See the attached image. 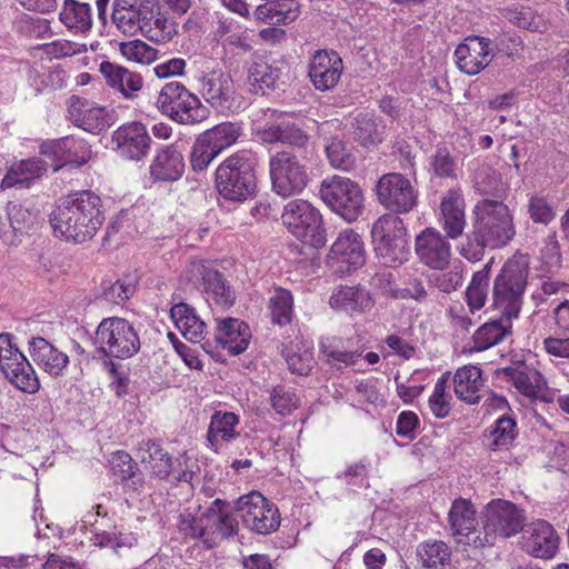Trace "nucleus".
I'll list each match as a JSON object with an SVG mask.
<instances>
[{
	"label": "nucleus",
	"instance_id": "obj_1",
	"mask_svg": "<svg viewBox=\"0 0 569 569\" xmlns=\"http://www.w3.org/2000/svg\"><path fill=\"white\" fill-rule=\"evenodd\" d=\"M529 257L515 253L502 266L493 281V306L501 313L499 319L480 326L472 336L471 351H485L500 343L512 332V319H517L523 305L528 283Z\"/></svg>",
	"mask_w": 569,
	"mask_h": 569
},
{
	"label": "nucleus",
	"instance_id": "obj_2",
	"mask_svg": "<svg viewBox=\"0 0 569 569\" xmlns=\"http://www.w3.org/2000/svg\"><path fill=\"white\" fill-rule=\"evenodd\" d=\"M516 237V224L510 208L501 200L485 198L472 210L471 229L465 233L460 254L478 262L490 250L507 247Z\"/></svg>",
	"mask_w": 569,
	"mask_h": 569
},
{
	"label": "nucleus",
	"instance_id": "obj_3",
	"mask_svg": "<svg viewBox=\"0 0 569 569\" xmlns=\"http://www.w3.org/2000/svg\"><path fill=\"white\" fill-rule=\"evenodd\" d=\"M104 220L102 199L92 190H81L61 198L50 214L54 234L73 243L91 240Z\"/></svg>",
	"mask_w": 569,
	"mask_h": 569
},
{
	"label": "nucleus",
	"instance_id": "obj_4",
	"mask_svg": "<svg viewBox=\"0 0 569 569\" xmlns=\"http://www.w3.org/2000/svg\"><path fill=\"white\" fill-rule=\"evenodd\" d=\"M257 161L249 151H238L224 159L216 170V189L220 197L244 202L257 192Z\"/></svg>",
	"mask_w": 569,
	"mask_h": 569
},
{
	"label": "nucleus",
	"instance_id": "obj_5",
	"mask_svg": "<svg viewBox=\"0 0 569 569\" xmlns=\"http://www.w3.org/2000/svg\"><path fill=\"white\" fill-rule=\"evenodd\" d=\"M313 148L297 151H278L270 157L269 169L273 190L287 198L299 194L309 182L308 164Z\"/></svg>",
	"mask_w": 569,
	"mask_h": 569
},
{
	"label": "nucleus",
	"instance_id": "obj_6",
	"mask_svg": "<svg viewBox=\"0 0 569 569\" xmlns=\"http://www.w3.org/2000/svg\"><path fill=\"white\" fill-rule=\"evenodd\" d=\"M110 0H97L98 18L107 22ZM158 13L157 0H113L111 20L124 34L141 32L151 41H159L158 34H150V23Z\"/></svg>",
	"mask_w": 569,
	"mask_h": 569
},
{
	"label": "nucleus",
	"instance_id": "obj_7",
	"mask_svg": "<svg viewBox=\"0 0 569 569\" xmlns=\"http://www.w3.org/2000/svg\"><path fill=\"white\" fill-rule=\"evenodd\" d=\"M373 250L381 264L397 268L409 260L410 246L407 228L401 218L387 213L371 228Z\"/></svg>",
	"mask_w": 569,
	"mask_h": 569
},
{
	"label": "nucleus",
	"instance_id": "obj_8",
	"mask_svg": "<svg viewBox=\"0 0 569 569\" xmlns=\"http://www.w3.org/2000/svg\"><path fill=\"white\" fill-rule=\"evenodd\" d=\"M97 358L126 360L136 356L141 348L140 336L133 323L120 317L101 320L96 329Z\"/></svg>",
	"mask_w": 569,
	"mask_h": 569
},
{
	"label": "nucleus",
	"instance_id": "obj_9",
	"mask_svg": "<svg viewBox=\"0 0 569 569\" xmlns=\"http://www.w3.org/2000/svg\"><path fill=\"white\" fill-rule=\"evenodd\" d=\"M160 112L180 124L194 126L210 116V109L179 81L166 83L157 99Z\"/></svg>",
	"mask_w": 569,
	"mask_h": 569
},
{
	"label": "nucleus",
	"instance_id": "obj_10",
	"mask_svg": "<svg viewBox=\"0 0 569 569\" xmlns=\"http://www.w3.org/2000/svg\"><path fill=\"white\" fill-rule=\"evenodd\" d=\"M281 220L287 230L305 244L315 249L326 246L328 239L322 214L307 200L289 201L283 208Z\"/></svg>",
	"mask_w": 569,
	"mask_h": 569
},
{
	"label": "nucleus",
	"instance_id": "obj_11",
	"mask_svg": "<svg viewBox=\"0 0 569 569\" xmlns=\"http://www.w3.org/2000/svg\"><path fill=\"white\" fill-rule=\"evenodd\" d=\"M523 522V511L515 503L493 499L485 509L483 536H476L472 542L476 547L493 546L497 537L509 538L522 531Z\"/></svg>",
	"mask_w": 569,
	"mask_h": 569
},
{
	"label": "nucleus",
	"instance_id": "obj_12",
	"mask_svg": "<svg viewBox=\"0 0 569 569\" xmlns=\"http://www.w3.org/2000/svg\"><path fill=\"white\" fill-rule=\"evenodd\" d=\"M319 192L323 202L347 222L356 221L365 211L362 189L349 178L325 179Z\"/></svg>",
	"mask_w": 569,
	"mask_h": 569
},
{
	"label": "nucleus",
	"instance_id": "obj_13",
	"mask_svg": "<svg viewBox=\"0 0 569 569\" xmlns=\"http://www.w3.org/2000/svg\"><path fill=\"white\" fill-rule=\"evenodd\" d=\"M234 510L250 531L267 536L278 530L280 513L277 506L258 491H251L234 501Z\"/></svg>",
	"mask_w": 569,
	"mask_h": 569
},
{
	"label": "nucleus",
	"instance_id": "obj_14",
	"mask_svg": "<svg viewBox=\"0 0 569 569\" xmlns=\"http://www.w3.org/2000/svg\"><path fill=\"white\" fill-rule=\"evenodd\" d=\"M375 192L378 202L392 213H408L418 203V191L399 172L382 174L375 186Z\"/></svg>",
	"mask_w": 569,
	"mask_h": 569
},
{
	"label": "nucleus",
	"instance_id": "obj_15",
	"mask_svg": "<svg viewBox=\"0 0 569 569\" xmlns=\"http://www.w3.org/2000/svg\"><path fill=\"white\" fill-rule=\"evenodd\" d=\"M497 376L510 382L522 396L542 402L553 400L547 379L537 369L519 362L497 370Z\"/></svg>",
	"mask_w": 569,
	"mask_h": 569
},
{
	"label": "nucleus",
	"instance_id": "obj_16",
	"mask_svg": "<svg viewBox=\"0 0 569 569\" xmlns=\"http://www.w3.org/2000/svg\"><path fill=\"white\" fill-rule=\"evenodd\" d=\"M365 260L363 242L352 229L340 232L328 253V263L341 274L357 270L363 266Z\"/></svg>",
	"mask_w": 569,
	"mask_h": 569
},
{
	"label": "nucleus",
	"instance_id": "obj_17",
	"mask_svg": "<svg viewBox=\"0 0 569 569\" xmlns=\"http://www.w3.org/2000/svg\"><path fill=\"white\" fill-rule=\"evenodd\" d=\"M495 54L491 39L476 34L466 37L453 53L458 69L468 76L480 73Z\"/></svg>",
	"mask_w": 569,
	"mask_h": 569
},
{
	"label": "nucleus",
	"instance_id": "obj_18",
	"mask_svg": "<svg viewBox=\"0 0 569 569\" xmlns=\"http://www.w3.org/2000/svg\"><path fill=\"white\" fill-rule=\"evenodd\" d=\"M68 113L70 121L82 130L99 134L116 122V113L106 107L93 106L87 99L71 96Z\"/></svg>",
	"mask_w": 569,
	"mask_h": 569
},
{
	"label": "nucleus",
	"instance_id": "obj_19",
	"mask_svg": "<svg viewBox=\"0 0 569 569\" xmlns=\"http://www.w3.org/2000/svg\"><path fill=\"white\" fill-rule=\"evenodd\" d=\"M447 234L436 228H426L416 236L415 250L419 261L433 270H445L451 259V246Z\"/></svg>",
	"mask_w": 569,
	"mask_h": 569
},
{
	"label": "nucleus",
	"instance_id": "obj_20",
	"mask_svg": "<svg viewBox=\"0 0 569 569\" xmlns=\"http://www.w3.org/2000/svg\"><path fill=\"white\" fill-rule=\"evenodd\" d=\"M258 138L269 144L281 143L287 146L282 151H297L311 148L310 136L296 122L279 117L268 121L257 131Z\"/></svg>",
	"mask_w": 569,
	"mask_h": 569
},
{
	"label": "nucleus",
	"instance_id": "obj_21",
	"mask_svg": "<svg viewBox=\"0 0 569 569\" xmlns=\"http://www.w3.org/2000/svg\"><path fill=\"white\" fill-rule=\"evenodd\" d=\"M191 281H200L204 293L216 303L232 307L236 302V291L222 272L210 268L202 262H192L187 270Z\"/></svg>",
	"mask_w": 569,
	"mask_h": 569
},
{
	"label": "nucleus",
	"instance_id": "obj_22",
	"mask_svg": "<svg viewBox=\"0 0 569 569\" xmlns=\"http://www.w3.org/2000/svg\"><path fill=\"white\" fill-rule=\"evenodd\" d=\"M120 157L128 160H142L149 153L151 137L142 122L131 121L120 126L112 134Z\"/></svg>",
	"mask_w": 569,
	"mask_h": 569
},
{
	"label": "nucleus",
	"instance_id": "obj_23",
	"mask_svg": "<svg viewBox=\"0 0 569 569\" xmlns=\"http://www.w3.org/2000/svg\"><path fill=\"white\" fill-rule=\"evenodd\" d=\"M186 161L181 147L176 143L163 144L156 149L149 166L153 182H176L184 173Z\"/></svg>",
	"mask_w": 569,
	"mask_h": 569
},
{
	"label": "nucleus",
	"instance_id": "obj_24",
	"mask_svg": "<svg viewBox=\"0 0 569 569\" xmlns=\"http://www.w3.org/2000/svg\"><path fill=\"white\" fill-rule=\"evenodd\" d=\"M343 71L341 57L335 50H318L309 63V78L321 91L333 88Z\"/></svg>",
	"mask_w": 569,
	"mask_h": 569
},
{
	"label": "nucleus",
	"instance_id": "obj_25",
	"mask_svg": "<svg viewBox=\"0 0 569 569\" xmlns=\"http://www.w3.org/2000/svg\"><path fill=\"white\" fill-rule=\"evenodd\" d=\"M466 202L460 188L449 189L440 203L441 224L447 237L457 239L463 236L466 227Z\"/></svg>",
	"mask_w": 569,
	"mask_h": 569
},
{
	"label": "nucleus",
	"instance_id": "obj_26",
	"mask_svg": "<svg viewBox=\"0 0 569 569\" xmlns=\"http://www.w3.org/2000/svg\"><path fill=\"white\" fill-rule=\"evenodd\" d=\"M9 226H0V239L4 243L14 244L17 239L28 234L34 229L39 219V211L30 209L21 203L9 202L7 206Z\"/></svg>",
	"mask_w": 569,
	"mask_h": 569
},
{
	"label": "nucleus",
	"instance_id": "obj_27",
	"mask_svg": "<svg viewBox=\"0 0 569 569\" xmlns=\"http://www.w3.org/2000/svg\"><path fill=\"white\" fill-rule=\"evenodd\" d=\"M28 345L30 357L44 372L54 378L63 375V370L69 365L67 353L43 337H32Z\"/></svg>",
	"mask_w": 569,
	"mask_h": 569
},
{
	"label": "nucleus",
	"instance_id": "obj_28",
	"mask_svg": "<svg viewBox=\"0 0 569 569\" xmlns=\"http://www.w3.org/2000/svg\"><path fill=\"white\" fill-rule=\"evenodd\" d=\"M527 551L535 558L550 559L558 550L559 537L546 520H536L527 525Z\"/></svg>",
	"mask_w": 569,
	"mask_h": 569
},
{
	"label": "nucleus",
	"instance_id": "obj_29",
	"mask_svg": "<svg viewBox=\"0 0 569 569\" xmlns=\"http://www.w3.org/2000/svg\"><path fill=\"white\" fill-rule=\"evenodd\" d=\"M112 476L121 483L126 492L140 493L146 486V477L137 461L123 450L112 453L110 460Z\"/></svg>",
	"mask_w": 569,
	"mask_h": 569
},
{
	"label": "nucleus",
	"instance_id": "obj_30",
	"mask_svg": "<svg viewBox=\"0 0 569 569\" xmlns=\"http://www.w3.org/2000/svg\"><path fill=\"white\" fill-rule=\"evenodd\" d=\"M251 331L249 326L237 319L226 318L218 322L214 341L223 349H228L231 356L244 352L249 346Z\"/></svg>",
	"mask_w": 569,
	"mask_h": 569
},
{
	"label": "nucleus",
	"instance_id": "obj_31",
	"mask_svg": "<svg viewBox=\"0 0 569 569\" xmlns=\"http://www.w3.org/2000/svg\"><path fill=\"white\" fill-rule=\"evenodd\" d=\"M99 71L103 76L106 83L119 91L124 98L132 99L142 88V78L139 73L111 61H102Z\"/></svg>",
	"mask_w": 569,
	"mask_h": 569
},
{
	"label": "nucleus",
	"instance_id": "obj_32",
	"mask_svg": "<svg viewBox=\"0 0 569 569\" xmlns=\"http://www.w3.org/2000/svg\"><path fill=\"white\" fill-rule=\"evenodd\" d=\"M201 94L214 109H224L233 94V81L230 74L222 71L206 73L200 79Z\"/></svg>",
	"mask_w": 569,
	"mask_h": 569
},
{
	"label": "nucleus",
	"instance_id": "obj_33",
	"mask_svg": "<svg viewBox=\"0 0 569 569\" xmlns=\"http://www.w3.org/2000/svg\"><path fill=\"white\" fill-rule=\"evenodd\" d=\"M48 170V164L41 158L24 159L13 163L1 180L0 188L28 189Z\"/></svg>",
	"mask_w": 569,
	"mask_h": 569
},
{
	"label": "nucleus",
	"instance_id": "obj_34",
	"mask_svg": "<svg viewBox=\"0 0 569 569\" xmlns=\"http://www.w3.org/2000/svg\"><path fill=\"white\" fill-rule=\"evenodd\" d=\"M282 76V69L279 66L262 57L256 58L248 69V82L254 93L266 94L269 90H274Z\"/></svg>",
	"mask_w": 569,
	"mask_h": 569
},
{
	"label": "nucleus",
	"instance_id": "obj_35",
	"mask_svg": "<svg viewBox=\"0 0 569 569\" xmlns=\"http://www.w3.org/2000/svg\"><path fill=\"white\" fill-rule=\"evenodd\" d=\"M140 450L147 453L141 457V462L150 470L151 476L159 480H169L173 473V458L161 443L158 440L148 439L140 442Z\"/></svg>",
	"mask_w": 569,
	"mask_h": 569
},
{
	"label": "nucleus",
	"instance_id": "obj_36",
	"mask_svg": "<svg viewBox=\"0 0 569 569\" xmlns=\"http://www.w3.org/2000/svg\"><path fill=\"white\" fill-rule=\"evenodd\" d=\"M240 423L238 415L231 411H214L207 431L210 448L218 451L223 442H231L239 432L236 427Z\"/></svg>",
	"mask_w": 569,
	"mask_h": 569
},
{
	"label": "nucleus",
	"instance_id": "obj_37",
	"mask_svg": "<svg viewBox=\"0 0 569 569\" xmlns=\"http://www.w3.org/2000/svg\"><path fill=\"white\" fill-rule=\"evenodd\" d=\"M170 316L187 340L196 343L206 339L207 326L188 303L179 302L172 306Z\"/></svg>",
	"mask_w": 569,
	"mask_h": 569
},
{
	"label": "nucleus",
	"instance_id": "obj_38",
	"mask_svg": "<svg viewBox=\"0 0 569 569\" xmlns=\"http://www.w3.org/2000/svg\"><path fill=\"white\" fill-rule=\"evenodd\" d=\"M352 129L355 141L368 148L383 141L386 126L381 118L366 112L359 113L353 119Z\"/></svg>",
	"mask_w": 569,
	"mask_h": 569
},
{
	"label": "nucleus",
	"instance_id": "obj_39",
	"mask_svg": "<svg viewBox=\"0 0 569 569\" xmlns=\"http://www.w3.org/2000/svg\"><path fill=\"white\" fill-rule=\"evenodd\" d=\"M333 309L346 312H363L373 306V301L366 289L358 287H340L329 300Z\"/></svg>",
	"mask_w": 569,
	"mask_h": 569
},
{
	"label": "nucleus",
	"instance_id": "obj_40",
	"mask_svg": "<svg viewBox=\"0 0 569 569\" xmlns=\"http://www.w3.org/2000/svg\"><path fill=\"white\" fill-rule=\"evenodd\" d=\"M281 356L287 362L291 373L307 377L316 365L312 349L303 342L290 341L282 346Z\"/></svg>",
	"mask_w": 569,
	"mask_h": 569
},
{
	"label": "nucleus",
	"instance_id": "obj_41",
	"mask_svg": "<svg viewBox=\"0 0 569 569\" xmlns=\"http://www.w3.org/2000/svg\"><path fill=\"white\" fill-rule=\"evenodd\" d=\"M480 379L481 369L477 366L470 365L458 369L453 376L455 393L469 405L478 403L480 401L478 395Z\"/></svg>",
	"mask_w": 569,
	"mask_h": 569
},
{
	"label": "nucleus",
	"instance_id": "obj_42",
	"mask_svg": "<svg viewBox=\"0 0 569 569\" xmlns=\"http://www.w3.org/2000/svg\"><path fill=\"white\" fill-rule=\"evenodd\" d=\"M450 529L455 536H469L476 528V509L469 499H455L448 513Z\"/></svg>",
	"mask_w": 569,
	"mask_h": 569
},
{
	"label": "nucleus",
	"instance_id": "obj_43",
	"mask_svg": "<svg viewBox=\"0 0 569 569\" xmlns=\"http://www.w3.org/2000/svg\"><path fill=\"white\" fill-rule=\"evenodd\" d=\"M59 19L68 29L80 33H86L92 27L90 6L77 0H64Z\"/></svg>",
	"mask_w": 569,
	"mask_h": 569
},
{
	"label": "nucleus",
	"instance_id": "obj_44",
	"mask_svg": "<svg viewBox=\"0 0 569 569\" xmlns=\"http://www.w3.org/2000/svg\"><path fill=\"white\" fill-rule=\"evenodd\" d=\"M91 157V147L83 140L73 136L60 138L59 163L53 164V171H58L64 164L81 167Z\"/></svg>",
	"mask_w": 569,
	"mask_h": 569
},
{
	"label": "nucleus",
	"instance_id": "obj_45",
	"mask_svg": "<svg viewBox=\"0 0 569 569\" xmlns=\"http://www.w3.org/2000/svg\"><path fill=\"white\" fill-rule=\"evenodd\" d=\"M417 555L421 560L423 569L451 568V550L449 546L441 540L419 545Z\"/></svg>",
	"mask_w": 569,
	"mask_h": 569
},
{
	"label": "nucleus",
	"instance_id": "obj_46",
	"mask_svg": "<svg viewBox=\"0 0 569 569\" xmlns=\"http://www.w3.org/2000/svg\"><path fill=\"white\" fill-rule=\"evenodd\" d=\"M210 517L216 521V533L223 538L237 535L239 516L234 510V501L229 502L219 498L214 499L211 502Z\"/></svg>",
	"mask_w": 569,
	"mask_h": 569
},
{
	"label": "nucleus",
	"instance_id": "obj_47",
	"mask_svg": "<svg viewBox=\"0 0 569 569\" xmlns=\"http://www.w3.org/2000/svg\"><path fill=\"white\" fill-rule=\"evenodd\" d=\"M430 166L432 173L440 179L457 180L461 172L458 159L451 153L449 147L443 143L436 146Z\"/></svg>",
	"mask_w": 569,
	"mask_h": 569
},
{
	"label": "nucleus",
	"instance_id": "obj_48",
	"mask_svg": "<svg viewBox=\"0 0 569 569\" xmlns=\"http://www.w3.org/2000/svg\"><path fill=\"white\" fill-rule=\"evenodd\" d=\"M4 378L16 388L29 395H34L40 389L39 378L27 358L12 366Z\"/></svg>",
	"mask_w": 569,
	"mask_h": 569
},
{
	"label": "nucleus",
	"instance_id": "obj_49",
	"mask_svg": "<svg viewBox=\"0 0 569 569\" xmlns=\"http://www.w3.org/2000/svg\"><path fill=\"white\" fill-rule=\"evenodd\" d=\"M201 134L212 146V149L220 154L239 139L241 127L232 122H221Z\"/></svg>",
	"mask_w": 569,
	"mask_h": 569
},
{
	"label": "nucleus",
	"instance_id": "obj_50",
	"mask_svg": "<svg viewBox=\"0 0 569 569\" xmlns=\"http://www.w3.org/2000/svg\"><path fill=\"white\" fill-rule=\"evenodd\" d=\"M326 153L329 163L335 169L350 171L356 166L357 158L353 153V146L348 141L333 138L330 143L326 146Z\"/></svg>",
	"mask_w": 569,
	"mask_h": 569
},
{
	"label": "nucleus",
	"instance_id": "obj_51",
	"mask_svg": "<svg viewBox=\"0 0 569 569\" xmlns=\"http://www.w3.org/2000/svg\"><path fill=\"white\" fill-rule=\"evenodd\" d=\"M517 437L516 420L507 415L500 417L490 431L489 449L492 451L508 450Z\"/></svg>",
	"mask_w": 569,
	"mask_h": 569
},
{
	"label": "nucleus",
	"instance_id": "obj_52",
	"mask_svg": "<svg viewBox=\"0 0 569 569\" xmlns=\"http://www.w3.org/2000/svg\"><path fill=\"white\" fill-rule=\"evenodd\" d=\"M293 297L291 292L283 288H278L270 298L269 309L271 321L281 327L291 322Z\"/></svg>",
	"mask_w": 569,
	"mask_h": 569
},
{
	"label": "nucleus",
	"instance_id": "obj_53",
	"mask_svg": "<svg viewBox=\"0 0 569 569\" xmlns=\"http://www.w3.org/2000/svg\"><path fill=\"white\" fill-rule=\"evenodd\" d=\"M100 288V298L116 305L124 302L136 291V286L126 279H118L116 281L109 279L102 280Z\"/></svg>",
	"mask_w": 569,
	"mask_h": 569
},
{
	"label": "nucleus",
	"instance_id": "obj_54",
	"mask_svg": "<svg viewBox=\"0 0 569 569\" xmlns=\"http://www.w3.org/2000/svg\"><path fill=\"white\" fill-rule=\"evenodd\" d=\"M270 403L278 415L288 416L299 407L300 399L293 389L278 385L270 392Z\"/></svg>",
	"mask_w": 569,
	"mask_h": 569
},
{
	"label": "nucleus",
	"instance_id": "obj_55",
	"mask_svg": "<svg viewBox=\"0 0 569 569\" xmlns=\"http://www.w3.org/2000/svg\"><path fill=\"white\" fill-rule=\"evenodd\" d=\"M121 54L130 61L141 64H150L157 59L158 50L142 40H131L120 43Z\"/></svg>",
	"mask_w": 569,
	"mask_h": 569
},
{
	"label": "nucleus",
	"instance_id": "obj_56",
	"mask_svg": "<svg viewBox=\"0 0 569 569\" xmlns=\"http://www.w3.org/2000/svg\"><path fill=\"white\" fill-rule=\"evenodd\" d=\"M219 154L212 149V146L206 141L202 134H199L193 142L190 153V164L194 172L204 171L211 161Z\"/></svg>",
	"mask_w": 569,
	"mask_h": 569
},
{
	"label": "nucleus",
	"instance_id": "obj_57",
	"mask_svg": "<svg viewBox=\"0 0 569 569\" xmlns=\"http://www.w3.org/2000/svg\"><path fill=\"white\" fill-rule=\"evenodd\" d=\"M102 362L104 370L111 377L110 388L118 398L128 395L130 378L128 372L121 371V365L117 363L113 359L99 358Z\"/></svg>",
	"mask_w": 569,
	"mask_h": 569
},
{
	"label": "nucleus",
	"instance_id": "obj_58",
	"mask_svg": "<svg viewBox=\"0 0 569 569\" xmlns=\"http://www.w3.org/2000/svg\"><path fill=\"white\" fill-rule=\"evenodd\" d=\"M489 283L485 281V273L473 274L466 291L467 305L471 312L480 310L487 300Z\"/></svg>",
	"mask_w": 569,
	"mask_h": 569
},
{
	"label": "nucleus",
	"instance_id": "obj_59",
	"mask_svg": "<svg viewBox=\"0 0 569 569\" xmlns=\"http://www.w3.org/2000/svg\"><path fill=\"white\" fill-rule=\"evenodd\" d=\"M528 213L535 223L545 226L550 223L556 217L553 208L548 203L546 198L540 196H532L529 199Z\"/></svg>",
	"mask_w": 569,
	"mask_h": 569
},
{
	"label": "nucleus",
	"instance_id": "obj_60",
	"mask_svg": "<svg viewBox=\"0 0 569 569\" xmlns=\"http://www.w3.org/2000/svg\"><path fill=\"white\" fill-rule=\"evenodd\" d=\"M462 271L457 268L442 273H432L429 282L441 292L451 293L462 283Z\"/></svg>",
	"mask_w": 569,
	"mask_h": 569
},
{
	"label": "nucleus",
	"instance_id": "obj_61",
	"mask_svg": "<svg viewBox=\"0 0 569 569\" xmlns=\"http://www.w3.org/2000/svg\"><path fill=\"white\" fill-rule=\"evenodd\" d=\"M420 426V419L416 412L410 410L401 411L396 422L397 436L412 441L416 438V430Z\"/></svg>",
	"mask_w": 569,
	"mask_h": 569
},
{
	"label": "nucleus",
	"instance_id": "obj_62",
	"mask_svg": "<svg viewBox=\"0 0 569 569\" xmlns=\"http://www.w3.org/2000/svg\"><path fill=\"white\" fill-rule=\"evenodd\" d=\"M320 351L327 357L328 363L335 366L336 363H343L345 366L355 365L361 357L359 351H343L332 346H320Z\"/></svg>",
	"mask_w": 569,
	"mask_h": 569
},
{
	"label": "nucleus",
	"instance_id": "obj_63",
	"mask_svg": "<svg viewBox=\"0 0 569 569\" xmlns=\"http://www.w3.org/2000/svg\"><path fill=\"white\" fill-rule=\"evenodd\" d=\"M180 532L184 536L198 539L204 536L202 521L190 512L180 513L177 523Z\"/></svg>",
	"mask_w": 569,
	"mask_h": 569
},
{
	"label": "nucleus",
	"instance_id": "obj_64",
	"mask_svg": "<svg viewBox=\"0 0 569 569\" xmlns=\"http://www.w3.org/2000/svg\"><path fill=\"white\" fill-rule=\"evenodd\" d=\"M400 298H410L418 302L425 301L428 298V292L423 281L416 276H409L403 282V288L400 290Z\"/></svg>",
	"mask_w": 569,
	"mask_h": 569
}]
</instances>
